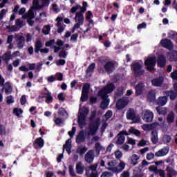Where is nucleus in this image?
Wrapping results in <instances>:
<instances>
[{"label":"nucleus","instance_id":"nucleus-1","mask_svg":"<svg viewBox=\"0 0 177 177\" xmlns=\"http://www.w3.org/2000/svg\"><path fill=\"white\" fill-rule=\"evenodd\" d=\"M131 71L136 77H140L145 74V69L139 62H134L131 65Z\"/></svg>","mask_w":177,"mask_h":177},{"label":"nucleus","instance_id":"nucleus-2","mask_svg":"<svg viewBox=\"0 0 177 177\" xmlns=\"http://www.w3.org/2000/svg\"><path fill=\"white\" fill-rule=\"evenodd\" d=\"M100 127V118H97L96 120L91 122L88 124V135H96L99 128Z\"/></svg>","mask_w":177,"mask_h":177},{"label":"nucleus","instance_id":"nucleus-3","mask_svg":"<svg viewBox=\"0 0 177 177\" xmlns=\"http://www.w3.org/2000/svg\"><path fill=\"white\" fill-rule=\"evenodd\" d=\"M115 89L114 83H108L104 88L98 91L99 95H104V96H109V93H111Z\"/></svg>","mask_w":177,"mask_h":177},{"label":"nucleus","instance_id":"nucleus-4","mask_svg":"<svg viewBox=\"0 0 177 177\" xmlns=\"http://www.w3.org/2000/svg\"><path fill=\"white\" fill-rule=\"evenodd\" d=\"M156 57H149L145 61V66H148L147 70L148 71H154V66H156Z\"/></svg>","mask_w":177,"mask_h":177},{"label":"nucleus","instance_id":"nucleus-5","mask_svg":"<svg viewBox=\"0 0 177 177\" xmlns=\"http://www.w3.org/2000/svg\"><path fill=\"white\" fill-rule=\"evenodd\" d=\"M98 96L102 100L100 105V109H102V110H106L108 109L109 104H110L109 95H104L98 93Z\"/></svg>","mask_w":177,"mask_h":177},{"label":"nucleus","instance_id":"nucleus-6","mask_svg":"<svg viewBox=\"0 0 177 177\" xmlns=\"http://www.w3.org/2000/svg\"><path fill=\"white\" fill-rule=\"evenodd\" d=\"M127 120H131L134 122V124H136V122H140V119L139 118H136V113H135V111L133 109H130L127 112Z\"/></svg>","mask_w":177,"mask_h":177},{"label":"nucleus","instance_id":"nucleus-7","mask_svg":"<svg viewBox=\"0 0 177 177\" xmlns=\"http://www.w3.org/2000/svg\"><path fill=\"white\" fill-rule=\"evenodd\" d=\"M107 169H109V171H111L113 174H120V172H122V171L125 169V163L121 161L118 167H109L107 168Z\"/></svg>","mask_w":177,"mask_h":177},{"label":"nucleus","instance_id":"nucleus-8","mask_svg":"<svg viewBox=\"0 0 177 177\" xmlns=\"http://www.w3.org/2000/svg\"><path fill=\"white\" fill-rule=\"evenodd\" d=\"M160 44L161 46L168 49L169 50H172V49H174V43H172V41H171L169 39H162Z\"/></svg>","mask_w":177,"mask_h":177},{"label":"nucleus","instance_id":"nucleus-9","mask_svg":"<svg viewBox=\"0 0 177 177\" xmlns=\"http://www.w3.org/2000/svg\"><path fill=\"white\" fill-rule=\"evenodd\" d=\"M104 68L108 74H111V73H113L115 68V63H114L113 61L107 62L104 64Z\"/></svg>","mask_w":177,"mask_h":177},{"label":"nucleus","instance_id":"nucleus-10","mask_svg":"<svg viewBox=\"0 0 177 177\" xmlns=\"http://www.w3.org/2000/svg\"><path fill=\"white\" fill-rule=\"evenodd\" d=\"M84 160L88 164H92L93 160H95V151L89 150L84 156Z\"/></svg>","mask_w":177,"mask_h":177},{"label":"nucleus","instance_id":"nucleus-11","mask_svg":"<svg viewBox=\"0 0 177 177\" xmlns=\"http://www.w3.org/2000/svg\"><path fill=\"white\" fill-rule=\"evenodd\" d=\"M128 106V101L125 98L120 99L116 102V109L118 110H122V109H125Z\"/></svg>","mask_w":177,"mask_h":177},{"label":"nucleus","instance_id":"nucleus-12","mask_svg":"<svg viewBox=\"0 0 177 177\" xmlns=\"http://www.w3.org/2000/svg\"><path fill=\"white\" fill-rule=\"evenodd\" d=\"M153 118H154V114L153 112L146 110L144 112V116H143V120L145 121V122H151L153 121Z\"/></svg>","mask_w":177,"mask_h":177},{"label":"nucleus","instance_id":"nucleus-13","mask_svg":"<svg viewBox=\"0 0 177 177\" xmlns=\"http://www.w3.org/2000/svg\"><path fill=\"white\" fill-rule=\"evenodd\" d=\"M158 67H160V68H164L165 66H167V58L165 56L160 55L158 57L157 59Z\"/></svg>","mask_w":177,"mask_h":177},{"label":"nucleus","instance_id":"nucleus-14","mask_svg":"<svg viewBox=\"0 0 177 177\" xmlns=\"http://www.w3.org/2000/svg\"><path fill=\"white\" fill-rule=\"evenodd\" d=\"M169 153V147H165L155 153L156 157H164Z\"/></svg>","mask_w":177,"mask_h":177},{"label":"nucleus","instance_id":"nucleus-15","mask_svg":"<svg viewBox=\"0 0 177 177\" xmlns=\"http://www.w3.org/2000/svg\"><path fill=\"white\" fill-rule=\"evenodd\" d=\"M77 124L79 125V128L82 129L85 125H86V117L82 114V115H79L77 118Z\"/></svg>","mask_w":177,"mask_h":177},{"label":"nucleus","instance_id":"nucleus-16","mask_svg":"<svg viewBox=\"0 0 177 177\" xmlns=\"http://www.w3.org/2000/svg\"><path fill=\"white\" fill-rule=\"evenodd\" d=\"M163 95H165L170 100H175L177 97V93L174 90L165 91L163 92Z\"/></svg>","mask_w":177,"mask_h":177},{"label":"nucleus","instance_id":"nucleus-17","mask_svg":"<svg viewBox=\"0 0 177 177\" xmlns=\"http://www.w3.org/2000/svg\"><path fill=\"white\" fill-rule=\"evenodd\" d=\"M45 141L42 138H37L35 139V142L33 143V147L35 149H42V147L44 146Z\"/></svg>","mask_w":177,"mask_h":177},{"label":"nucleus","instance_id":"nucleus-18","mask_svg":"<svg viewBox=\"0 0 177 177\" xmlns=\"http://www.w3.org/2000/svg\"><path fill=\"white\" fill-rule=\"evenodd\" d=\"M136 96H140L145 90V84L140 82L136 86Z\"/></svg>","mask_w":177,"mask_h":177},{"label":"nucleus","instance_id":"nucleus-19","mask_svg":"<svg viewBox=\"0 0 177 177\" xmlns=\"http://www.w3.org/2000/svg\"><path fill=\"white\" fill-rule=\"evenodd\" d=\"M153 86H161L164 82V77L159 76L158 78H154L151 81Z\"/></svg>","mask_w":177,"mask_h":177},{"label":"nucleus","instance_id":"nucleus-20","mask_svg":"<svg viewBox=\"0 0 177 177\" xmlns=\"http://www.w3.org/2000/svg\"><path fill=\"white\" fill-rule=\"evenodd\" d=\"M57 21V32L58 34H62L63 31H64V28L63 27V25H62V21H63V17H57L56 19Z\"/></svg>","mask_w":177,"mask_h":177},{"label":"nucleus","instance_id":"nucleus-21","mask_svg":"<svg viewBox=\"0 0 177 177\" xmlns=\"http://www.w3.org/2000/svg\"><path fill=\"white\" fill-rule=\"evenodd\" d=\"M35 52L36 53H44V49L42 48V42L41 40H37L35 44Z\"/></svg>","mask_w":177,"mask_h":177},{"label":"nucleus","instance_id":"nucleus-22","mask_svg":"<svg viewBox=\"0 0 177 177\" xmlns=\"http://www.w3.org/2000/svg\"><path fill=\"white\" fill-rule=\"evenodd\" d=\"M17 46L19 49H23L24 44H26V39L24 36H19L17 38Z\"/></svg>","mask_w":177,"mask_h":177},{"label":"nucleus","instance_id":"nucleus-23","mask_svg":"<svg viewBox=\"0 0 177 177\" xmlns=\"http://www.w3.org/2000/svg\"><path fill=\"white\" fill-rule=\"evenodd\" d=\"M168 102V97L167 95L160 96L156 100V104L158 106H165Z\"/></svg>","mask_w":177,"mask_h":177},{"label":"nucleus","instance_id":"nucleus-24","mask_svg":"<svg viewBox=\"0 0 177 177\" xmlns=\"http://www.w3.org/2000/svg\"><path fill=\"white\" fill-rule=\"evenodd\" d=\"M86 138L84 131H81L76 137V143L80 145V143L85 142Z\"/></svg>","mask_w":177,"mask_h":177},{"label":"nucleus","instance_id":"nucleus-25","mask_svg":"<svg viewBox=\"0 0 177 177\" xmlns=\"http://www.w3.org/2000/svg\"><path fill=\"white\" fill-rule=\"evenodd\" d=\"M151 135V141L153 145H157V143H158V133L157 130H153Z\"/></svg>","mask_w":177,"mask_h":177},{"label":"nucleus","instance_id":"nucleus-26","mask_svg":"<svg viewBox=\"0 0 177 177\" xmlns=\"http://www.w3.org/2000/svg\"><path fill=\"white\" fill-rule=\"evenodd\" d=\"M147 100L149 103H154L156 102V91L151 90L149 91Z\"/></svg>","mask_w":177,"mask_h":177},{"label":"nucleus","instance_id":"nucleus-27","mask_svg":"<svg viewBox=\"0 0 177 177\" xmlns=\"http://www.w3.org/2000/svg\"><path fill=\"white\" fill-rule=\"evenodd\" d=\"M84 169L85 167H84V165H82V162H78L76 164L75 170L78 175H82V174H84Z\"/></svg>","mask_w":177,"mask_h":177},{"label":"nucleus","instance_id":"nucleus-28","mask_svg":"<svg viewBox=\"0 0 177 177\" xmlns=\"http://www.w3.org/2000/svg\"><path fill=\"white\" fill-rule=\"evenodd\" d=\"M71 139H68L64 145L63 149L67 151L68 154H71Z\"/></svg>","mask_w":177,"mask_h":177},{"label":"nucleus","instance_id":"nucleus-29","mask_svg":"<svg viewBox=\"0 0 177 177\" xmlns=\"http://www.w3.org/2000/svg\"><path fill=\"white\" fill-rule=\"evenodd\" d=\"M157 125H158V123L153 122L152 124H144V131H153V129H156L157 127Z\"/></svg>","mask_w":177,"mask_h":177},{"label":"nucleus","instance_id":"nucleus-30","mask_svg":"<svg viewBox=\"0 0 177 177\" xmlns=\"http://www.w3.org/2000/svg\"><path fill=\"white\" fill-rule=\"evenodd\" d=\"M43 97L46 99V103H52L53 102V97L52 96L51 92L48 91L47 93H44Z\"/></svg>","mask_w":177,"mask_h":177},{"label":"nucleus","instance_id":"nucleus-31","mask_svg":"<svg viewBox=\"0 0 177 177\" xmlns=\"http://www.w3.org/2000/svg\"><path fill=\"white\" fill-rule=\"evenodd\" d=\"M166 171L167 172V177H172L173 175L174 176H177V171L171 167L167 166L166 167Z\"/></svg>","mask_w":177,"mask_h":177},{"label":"nucleus","instance_id":"nucleus-32","mask_svg":"<svg viewBox=\"0 0 177 177\" xmlns=\"http://www.w3.org/2000/svg\"><path fill=\"white\" fill-rule=\"evenodd\" d=\"M167 124H172L175 122V113L174 112H170L166 118Z\"/></svg>","mask_w":177,"mask_h":177},{"label":"nucleus","instance_id":"nucleus-33","mask_svg":"<svg viewBox=\"0 0 177 177\" xmlns=\"http://www.w3.org/2000/svg\"><path fill=\"white\" fill-rule=\"evenodd\" d=\"M156 110L157 113L159 114V115H165V114H167V113L168 111L167 108H162L161 106H157L156 108Z\"/></svg>","mask_w":177,"mask_h":177},{"label":"nucleus","instance_id":"nucleus-34","mask_svg":"<svg viewBox=\"0 0 177 177\" xmlns=\"http://www.w3.org/2000/svg\"><path fill=\"white\" fill-rule=\"evenodd\" d=\"M139 156L136 155V154H133L132 156L131 157V164H132V165H138V164H139Z\"/></svg>","mask_w":177,"mask_h":177},{"label":"nucleus","instance_id":"nucleus-35","mask_svg":"<svg viewBox=\"0 0 177 177\" xmlns=\"http://www.w3.org/2000/svg\"><path fill=\"white\" fill-rule=\"evenodd\" d=\"M75 20H76L77 23H82V24H84V14H81V12H77Z\"/></svg>","mask_w":177,"mask_h":177},{"label":"nucleus","instance_id":"nucleus-36","mask_svg":"<svg viewBox=\"0 0 177 177\" xmlns=\"http://www.w3.org/2000/svg\"><path fill=\"white\" fill-rule=\"evenodd\" d=\"M89 99V93L86 91H82L81 102H86Z\"/></svg>","mask_w":177,"mask_h":177},{"label":"nucleus","instance_id":"nucleus-37","mask_svg":"<svg viewBox=\"0 0 177 177\" xmlns=\"http://www.w3.org/2000/svg\"><path fill=\"white\" fill-rule=\"evenodd\" d=\"M96 67V64L91 63L87 68L86 71V74H89V73H93L95 71V68Z\"/></svg>","mask_w":177,"mask_h":177},{"label":"nucleus","instance_id":"nucleus-38","mask_svg":"<svg viewBox=\"0 0 177 177\" xmlns=\"http://www.w3.org/2000/svg\"><path fill=\"white\" fill-rule=\"evenodd\" d=\"M129 133H132L133 135H135L136 136H140V131L135 129L134 127H131L129 129Z\"/></svg>","mask_w":177,"mask_h":177},{"label":"nucleus","instance_id":"nucleus-39","mask_svg":"<svg viewBox=\"0 0 177 177\" xmlns=\"http://www.w3.org/2000/svg\"><path fill=\"white\" fill-rule=\"evenodd\" d=\"M10 59H12V54H10V53H6L2 56V59L6 63H9Z\"/></svg>","mask_w":177,"mask_h":177},{"label":"nucleus","instance_id":"nucleus-40","mask_svg":"<svg viewBox=\"0 0 177 177\" xmlns=\"http://www.w3.org/2000/svg\"><path fill=\"white\" fill-rule=\"evenodd\" d=\"M102 149H103V147L100 145V142L95 143V151L97 156H99V154H100V151H102Z\"/></svg>","mask_w":177,"mask_h":177},{"label":"nucleus","instance_id":"nucleus-41","mask_svg":"<svg viewBox=\"0 0 177 177\" xmlns=\"http://www.w3.org/2000/svg\"><path fill=\"white\" fill-rule=\"evenodd\" d=\"M122 95H124V88L119 87L115 93V97H120L122 96Z\"/></svg>","mask_w":177,"mask_h":177},{"label":"nucleus","instance_id":"nucleus-42","mask_svg":"<svg viewBox=\"0 0 177 177\" xmlns=\"http://www.w3.org/2000/svg\"><path fill=\"white\" fill-rule=\"evenodd\" d=\"M125 142V136L118 134V138L116 141L117 145H123Z\"/></svg>","mask_w":177,"mask_h":177},{"label":"nucleus","instance_id":"nucleus-43","mask_svg":"<svg viewBox=\"0 0 177 177\" xmlns=\"http://www.w3.org/2000/svg\"><path fill=\"white\" fill-rule=\"evenodd\" d=\"M12 113L16 117H20V114H23V110L19 108H14Z\"/></svg>","mask_w":177,"mask_h":177},{"label":"nucleus","instance_id":"nucleus-44","mask_svg":"<svg viewBox=\"0 0 177 177\" xmlns=\"http://www.w3.org/2000/svg\"><path fill=\"white\" fill-rule=\"evenodd\" d=\"M15 24H16V26L18 27L19 30H20L21 27H24V26H26V24H24V22L20 19H16Z\"/></svg>","mask_w":177,"mask_h":177},{"label":"nucleus","instance_id":"nucleus-45","mask_svg":"<svg viewBox=\"0 0 177 177\" xmlns=\"http://www.w3.org/2000/svg\"><path fill=\"white\" fill-rule=\"evenodd\" d=\"M6 28L9 30V32H16L19 31V28L17 26H6Z\"/></svg>","mask_w":177,"mask_h":177},{"label":"nucleus","instance_id":"nucleus-46","mask_svg":"<svg viewBox=\"0 0 177 177\" xmlns=\"http://www.w3.org/2000/svg\"><path fill=\"white\" fill-rule=\"evenodd\" d=\"M42 32L44 35H48L50 32V26L49 25L45 26L42 29Z\"/></svg>","mask_w":177,"mask_h":177},{"label":"nucleus","instance_id":"nucleus-47","mask_svg":"<svg viewBox=\"0 0 177 177\" xmlns=\"http://www.w3.org/2000/svg\"><path fill=\"white\" fill-rule=\"evenodd\" d=\"M88 114H89V109L88 108L84 106L82 108V112H80L79 115H84L86 118L88 117Z\"/></svg>","mask_w":177,"mask_h":177},{"label":"nucleus","instance_id":"nucleus-48","mask_svg":"<svg viewBox=\"0 0 177 177\" xmlns=\"http://www.w3.org/2000/svg\"><path fill=\"white\" fill-rule=\"evenodd\" d=\"M87 151H88V148L84 147L83 148H78L76 151L77 153L80 154V156H82L83 154H85V153H86Z\"/></svg>","mask_w":177,"mask_h":177},{"label":"nucleus","instance_id":"nucleus-49","mask_svg":"<svg viewBox=\"0 0 177 177\" xmlns=\"http://www.w3.org/2000/svg\"><path fill=\"white\" fill-rule=\"evenodd\" d=\"M163 140L165 143H171V140H172V137L169 135H165L163 137Z\"/></svg>","mask_w":177,"mask_h":177},{"label":"nucleus","instance_id":"nucleus-50","mask_svg":"<svg viewBox=\"0 0 177 177\" xmlns=\"http://www.w3.org/2000/svg\"><path fill=\"white\" fill-rule=\"evenodd\" d=\"M68 169H69V174L71 176H73V177L77 176V174H75V172L74 171V167H73V165H70L68 166Z\"/></svg>","mask_w":177,"mask_h":177},{"label":"nucleus","instance_id":"nucleus-51","mask_svg":"<svg viewBox=\"0 0 177 177\" xmlns=\"http://www.w3.org/2000/svg\"><path fill=\"white\" fill-rule=\"evenodd\" d=\"M28 16L29 19H35V14L34 12V9L30 8L28 12Z\"/></svg>","mask_w":177,"mask_h":177},{"label":"nucleus","instance_id":"nucleus-52","mask_svg":"<svg viewBox=\"0 0 177 177\" xmlns=\"http://www.w3.org/2000/svg\"><path fill=\"white\" fill-rule=\"evenodd\" d=\"M33 6L32 7V8L33 9H41L39 6V1L38 0H33V3H32Z\"/></svg>","mask_w":177,"mask_h":177},{"label":"nucleus","instance_id":"nucleus-53","mask_svg":"<svg viewBox=\"0 0 177 177\" xmlns=\"http://www.w3.org/2000/svg\"><path fill=\"white\" fill-rule=\"evenodd\" d=\"M6 85H8L6 88H5V92L6 94L8 93H12V86H10V84H9V82H6Z\"/></svg>","mask_w":177,"mask_h":177},{"label":"nucleus","instance_id":"nucleus-54","mask_svg":"<svg viewBox=\"0 0 177 177\" xmlns=\"http://www.w3.org/2000/svg\"><path fill=\"white\" fill-rule=\"evenodd\" d=\"M58 114H59V115L64 116V115H66V114H67V111L66 109H64V108L61 107L58 110Z\"/></svg>","mask_w":177,"mask_h":177},{"label":"nucleus","instance_id":"nucleus-55","mask_svg":"<svg viewBox=\"0 0 177 177\" xmlns=\"http://www.w3.org/2000/svg\"><path fill=\"white\" fill-rule=\"evenodd\" d=\"M91 88V85L89 83H85L83 85L82 91L83 92H88L89 93V88Z\"/></svg>","mask_w":177,"mask_h":177},{"label":"nucleus","instance_id":"nucleus-56","mask_svg":"<svg viewBox=\"0 0 177 177\" xmlns=\"http://www.w3.org/2000/svg\"><path fill=\"white\" fill-rule=\"evenodd\" d=\"M97 163H95L94 165H91L88 168L90 169V171H92V172H96L97 169Z\"/></svg>","mask_w":177,"mask_h":177},{"label":"nucleus","instance_id":"nucleus-57","mask_svg":"<svg viewBox=\"0 0 177 177\" xmlns=\"http://www.w3.org/2000/svg\"><path fill=\"white\" fill-rule=\"evenodd\" d=\"M55 64L57 66H64L66 64V59H59L55 62Z\"/></svg>","mask_w":177,"mask_h":177},{"label":"nucleus","instance_id":"nucleus-58","mask_svg":"<svg viewBox=\"0 0 177 177\" xmlns=\"http://www.w3.org/2000/svg\"><path fill=\"white\" fill-rule=\"evenodd\" d=\"M77 131V129L75 127H72V130L68 132V135L70 136V138H73L74 135H75V131Z\"/></svg>","mask_w":177,"mask_h":177},{"label":"nucleus","instance_id":"nucleus-59","mask_svg":"<svg viewBox=\"0 0 177 177\" xmlns=\"http://www.w3.org/2000/svg\"><path fill=\"white\" fill-rule=\"evenodd\" d=\"M80 8H81V5L80 4L72 7V8L71 9V13H75L78 10V9H80Z\"/></svg>","mask_w":177,"mask_h":177},{"label":"nucleus","instance_id":"nucleus-60","mask_svg":"<svg viewBox=\"0 0 177 177\" xmlns=\"http://www.w3.org/2000/svg\"><path fill=\"white\" fill-rule=\"evenodd\" d=\"M41 5L40 6V8H45V6H49V0H41Z\"/></svg>","mask_w":177,"mask_h":177},{"label":"nucleus","instance_id":"nucleus-61","mask_svg":"<svg viewBox=\"0 0 177 177\" xmlns=\"http://www.w3.org/2000/svg\"><path fill=\"white\" fill-rule=\"evenodd\" d=\"M0 135H6V128L0 123Z\"/></svg>","mask_w":177,"mask_h":177},{"label":"nucleus","instance_id":"nucleus-62","mask_svg":"<svg viewBox=\"0 0 177 177\" xmlns=\"http://www.w3.org/2000/svg\"><path fill=\"white\" fill-rule=\"evenodd\" d=\"M113 176V174L110 171H104L100 177H111Z\"/></svg>","mask_w":177,"mask_h":177},{"label":"nucleus","instance_id":"nucleus-63","mask_svg":"<svg viewBox=\"0 0 177 177\" xmlns=\"http://www.w3.org/2000/svg\"><path fill=\"white\" fill-rule=\"evenodd\" d=\"M59 57H63V59H66V57H67V52L63 51V50H62L59 53Z\"/></svg>","mask_w":177,"mask_h":177},{"label":"nucleus","instance_id":"nucleus-64","mask_svg":"<svg viewBox=\"0 0 177 177\" xmlns=\"http://www.w3.org/2000/svg\"><path fill=\"white\" fill-rule=\"evenodd\" d=\"M156 174L160 175V177H165V171L162 169H158Z\"/></svg>","mask_w":177,"mask_h":177}]
</instances>
